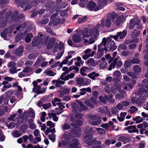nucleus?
<instances>
[{
	"mask_svg": "<svg viewBox=\"0 0 148 148\" xmlns=\"http://www.w3.org/2000/svg\"><path fill=\"white\" fill-rule=\"evenodd\" d=\"M92 135L90 134L86 136L84 138L85 143L87 144L88 145H90L94 143L96 145H98V146L100 147L99 145L101 144V142L99 141L95 142L96 140L95 139L92 140Z\"/></svg>",
	"mask_w": 148,
	"mask_h": 148,
	"instance_id": "obj_8",
	"label": "nucleus"
},
{
	"mask_svg": "<svg viewBox=\"0 0 148 148\" xmlns=\"http://www.w3.org/2000/svg\"><path fill=\"white\" fill-rule=\"evenodd\" d=\"M98 8L100 10L106 5L107 1L106 0H98Z\"/></svg>",
	"mask_w": 148,
	"mask_h": 148,
	"instance_id": "obj_18",
	"label": "nucleus"
},
{
	"mask_svg": "<svg viewBox=\"0 0 148 148\" xmlns=\"http://www.w3.org/2000/svg\"><path fill=\"white\" fill-rule=\"evenodd\" d=\"M33 122V120L32 119H30L28 121V124L29 127L30 129L32 130H34L36 128V126L35 125Z\"/></svg>",
	"mask_w": 148,
	"mask_h": 148,
	"instance_id": "obj_28",
	"label": "nucleus"
},
{
	"mask_svg": "<svg viewBox=\"0 0 148 148\" xmlns=\"http://www.w3.org/2000/svg\"><path fill=\"white\" fill-rule=\"evenodd\" d=\"M47 42V41L44 42L43 39L42 38H35L33 40L32 44L33 46H37L40 43L46 45Z\"/></svg>",
	"mask_w": 148,
	"mask_h": 148,
	"instance_id": "obj_13",
	"label": "nucleus"
},
{
	"mask_svg": "<svg viewBox=\"0 0 148 148\" xmlns=\"http://www.w3.org/2000/svg\"><path fill=\"white\" fill-rule=\"evenodd\" d=\"M71 127V126L70 125L66 123H65L62 125V129L64 131L70 129Z\"/></svg>",
	"mask_w": 148,
	"mask_h": 148,
	"instance_id": "obj_35",
	"label": "nucleus"
},
{
	"mask_svg": "<svg viewBox=\"0 0 148 148\" xmlns=\"http://www.w3.org/2000/svg\"><path fill=\"white\" fill-rule=\"evenodd\" d=\"M74 142L71 144L68 148H79V144L78 141L76 139H74Z\"/></svg>",
	"mask_w": 148,
	"mask_h": 148,
	"instance_id": "obj_17",
	"label": "nucleus"
},
{
	"mask_svg": "<svg viewBox=\"0 0 148 148\" xmlns=\"http://www.w3.org/2000/svg\"><path fill=\"white\" fill-rule=\"evenodd\" d=\"M33 37V35L31 33H29L26 36L25 40L27 42H29L31 41V38Z\"/></svg>",
	"mask_w": 148,
	"mask_h": 148,
	"instance_id": "obj_39",
	"label": "nucleus"
},
{
	"mask_svg": "<svg viewBox=\"0 0 148 148\" xmlns=\"http://www.w3.org/2000/svg\"><path fill=\"white\" fill-rule=\"evenodd\" d=\"M95 53V51H92L91 53H90L88 54H86V55H83L82 56V58L83 59L86 60L90 57H93Z\"/></svg>",
	"mask_w": 148,
	"mask_h": 148,
	"instance_id": "obj_25",
	"label": "nucleus"
},
{
	"mask_svg": "<svg viewBox=\"0 0 148 148\" xmlns=\"http://www.w3.org/2000/svg\"><path fill=\"white\" fill-rule=\"evenodd\" d=\"M23 48L22 46H20L16 50L15 53L16 55L19 56L23 53Z\"/></svg>",
	"mask_w": 148,
	"mask_h": 148,
	"instance_id": "obj_24",
	"label": "nucleus"
},
{
	"mask_svg": "<svg viewBox=\"0 0 148 148\" xmlns=\"http://www.w3.org/2000/svg\"><path fill=\"white\" fill-rule=\"evenodd\" d=\"M146 89L143 88H140L138 90V93L137 94L138 95H143L144 94L145 92Z\"/></svg>",
	"mask_w": 148,
	"mask_h": 148,
	"instance_id": "obj_54",
	"label": "nucleus"
},
{
	"mask_svg": "<svg viewBox=\"0 0 148 148\" xmlns=\"http://www.w3.org/2000/svg\"><path fill=\"white\" fill-rule=\"evenodd\" d=\"M111 38L110 36V37L107 38V39L103 38L102 42L98 45V47L100 48L103 46L106 51L115 50L117 46L115 45L114 41L111 40Z\"/></svg>",
	"mask_w": 148,
	"mask_h": 148,
	"instance_id": "obj_2",
	"label": "nucleus"
},
{
	"mask_svg": "<svg viewBox=\"0 0 148 148\" xmlns=\"http://www.w3.org/2000/svg\"><path fill=\"white\" fill-rule=\"evenodd\" d=\"M15 125V123H11L9 124H6V125L8 127V128L10 129H12L14 127Z\"/></svg>",
	"mask_w": 148,
	"mask_h": 148,
	"instance_id": "obj_59",
	"label": "nucleus"
},
{
	"mask_svg": "<svg viewBox=\"0 0 148 148\" xmlns=\"http://www.w3.org/2000/svg\"><path fill=\"white\" fill-rule=\"evenodd\" d=\"M116 13L113 12L108 14L106 20L102 19L101 25L98 24L96 25L99 32L102 29L103 27L108 28L111 27L114 22V20L116 18Z\"/></svg>",
	"mask_w": 148,
	"mask_h": 148,
	"instance_id": "obj_1",
	"label": "nucleus"
},
{
	"mask_svg": "<svg viewBox=\"0 0 148 148\" xmlns=\"http://www.w3.org/2000/svg\"><path fill=\"white\" fill-rule=\"evenodd\" d=\"M146 101V99L143 96H140L138 99L136 97H133L131 99V101L133 104L140 105Z\"/></svg>",
	"mask_w": 148,
	"mask_h": 148,
	"instance_id": "obj_10",
	"label": "nucleus"
},
{
	"mask_svg": "<svg viewBox=\"0 0 148 148\" xmlns=\"http://www.w3.org/2000/svg\"><path fill=\"white\" fill-rule=\"evenodd\" d=\"M80 106V108H79V105L76 103L73 102L72 104V106L73 108L72 111L74 113H76L80 112L81 110L85 111L88 108L87 107L81 102L79 103Z\"/></svg>",
	"mask_w": 148,
	"mask_h": 148,
	"instance_id": "obj_7",
	"label": "nucleus"
},
{
	"mask_svg": "<svg viewBox=\"0 0 148 148\" xmlns=\"http://www.w3.org/2000/svg\"><path fill=\"white\" fill-rule=\"evenodd\" d=\"M89 123L92 125H97L100 124L101 121L100 120L97 119V117L95 115H89L88 116Z\"/></svg>",
	"mask_w": 148,
	"mask_h": 148,
	"instance_id": "obj_11",
	"label": "nucleus"
},
{
	"mask_svg": "<svg viewBox=\"0 0 148 148\" xmlns=\"http://www.w3.org/2000/svg\"><path fill=\"white\" fill-rule=\"evenodd\" d=\"M66 75L65 73H62L60 76V78L64 81L68 80L69 79L68 75L65 76Z\"/></svg>",
	"mask_w": 148,
	"mask_h": 148,
	"instance_id": "obj_43",
	"label": "nucleus"
},
{
	"mask_svg": "<svg viewBox=\"0 0 148 148\" xmlns=\"http://www.w3.org/2000/svg\"><path fill=\"white\" fill-rule=\"evenodd\" d=\"M47 125V126H49L50 128L54 127L55 126V124L50 121H48Z\"/></svg>",
	"mask_w": 148,
	"mask_h": 148,
	"instance_id": "obj_58",
	"label": "nucleus"
},
{
	"mask_svg": "<svg viewBox=\"0 0 148 148\" xmlns=\"http://www.w3.org/2000/svg\"><path fill=\"white\" fill-rule=\"evenodd\" d=\"M121 21V17H118L116 21H115L114 20L112 25L113 26L116 25V26H118L120 24Z\"/></svg>",
	"mask_w": 148,
	"mask_h": 148,
	"instance_id": "obj_36",
	"label": "nucleus"
},
{
	"mask_svg": "<svg viewBox=\"0 0 148 148\" xmlns=\"http://www.w3.org/2000/svg\"><path fill=\"white\" fill-rule=\"evenodd\" d=\"M84 103L85 104L91 108H93L94 105L89 100H86L84 101Z\"/></svg>",
	"mask_w": 148,
	"mask_h": 148,
	"instance_id": "obj_46",
	"label": "nucleus"
},
{
	"mask_svg": "<svg viewBox=\"0 0 148 148\" xmlns=\"http://www.w3.org/2000/svg\"><path fill=\"white\" fill-rule=\"evenodd\" d=\"M126 130L128 131V132L130 133L138 132V130L136 128L135 125L128 126L125 128Z\"/></svg>",
	"mask_w": 148,
	"mask_h": 148,
	"instance_id": "obj_16",
	"label": "nucleus"
},
{
	"mask_svg": "<svg viewBox=\"0 0 148 148\" xmlns=\"http://www.w3.org/2000/svg\"><path fill=\"white\" fill-rule=\"evenodd\" d=\"M80 35L82 38H88L89 36H93L96 39L97 38L99 34V31L96 27H95L90 29H87L83 31L80 30Z\"/></svg>",
	"mask_w": 148,
	"mask_h": 148,
	"instance_id": "obj_3",
	"label": "nucleus"
},
{
	"mask_svg": "<svg viewBox=\"0 0 148 148\" xmlns=\"http://www.w3.org/2000/svg\"><path fill=\"white\" fill-rule=\"evenodd\" d=\"M118 140L123 142V144L126 143L128 141L127 138L124 136H120L118 138Z\"/></svg>",
	"mask_w": 148,
	"mask_h": 148,
	"instance_id": "obj_30",
	"label": "nucleus"
},
{
	"mask_svg": "<svg viewBox=\"0 0 148 148\" xmlns=\"http://www.w3.org/2000/svg\"><path fill=\"white\" fill-rule=\"evenodd\" d=\"M105 90L108 93H109L111 91L114 94L116 93L117 91L120 92L119 94L116 95L115 96L116 99H120L124 98L126 95V93L125 92L122 91L120 89V86H117L116 88L114 89L113 88L111 89V90L110 89V88L108 86H106L105 88Z\"/></svg>",
	"mask_w": 148,
	"mask_h": 148,
	"instance_id": "obj_5",
	"label": "nucleus"
},
{
	"mask_svg": "<svg viewBox=\"0 0 148 148\" xmlns=\"http://www.w3.org/2000/svg\"><path fill=\"white\" fill-rule=\"evenodd\" d=\"M126 115L127 113L126 112H121L120 114V116H117L118 120L120 122L123 121L124 119V117Z\"/></svg>",
	"mask_w": 148,
	"mask_h": 148,
	"instance_id": "obj_29",
	"label": "nucleus"
},
{
	"mask_svg": "<svg viewBox=\"0 0 148 148\" xmlns=\"http://www.w3.org/2000/svg\"><path fill=\"white\" fill-rule=\"evenodd\" d=\"M98 53H97V58L99 59L103 54V51L104 50V48L103 46L101 47H98Z\"/></svg>",
	"mask_w": 148,
	"mask_h": 148,
	"instance_id": "obj_19",
	"label": "nucleus"
},
{
	"mask_svg": "<svg viewBox=\"0 0 148 148\" xmlns=\"http://www.w3.org/2000/svg\"><path fill=\"white\" fill-rule=\"evenodd\" d=\"M78 130V131L77 132H73L72 130L69 134V135L70 137H69L66 134H64V137L65 139L63 140L62 143L60 142L58 144V147H61L63 145L64 146H65L68 144L69 142V140H70L72 137H77L80 136V131H81V129L79 128H77Z\"/></svg>",
	"mask_w": 148,
	"mask_h": 148,
	"instance_id": "obj_4",
	"label": "nucleus"
},
{
	"mask_svg": "<svg viewBox=\"0 0 148 148\" xmlns=\"http://www.w3.org/2000/svg\"><path fill=\"white\" fill-rule=\"evenodd\" d=\"M18 14V12L17 11H15L13 14L14 15V16L12 15V14H11V12L10 11L9 12L7 13V15L8 16H10V17L11 19H13L14 18L15 15H17Z\"/></svg>",
	"mask_w": 148,
	"mask_h": 148,
	"instance_id": "obj_48",
	"label": "nucleus"
},
{
	"mask_svg": "<svg viewBox=\"0 0 148 148\" xmlns=\"http://www.w3.org/2000/svg\"><path fill=\"white\" fill-rule=\"evenodd\" d=\"M76 31L77 32L76 34L73 35L72 36V40L74 42L78 43L81 41L82 38L80 34L81 32H78L77 30Z\"/></svg>",
	"mask_w": 148,
	"mask_h": 148,
	"instance_id": "obj_14",
	"label": "nucleus"
},
{
	"mask_svg": "<svg viewBox=\"0 0 148 148\" xmlns=\"http://www.w3.org/2000/svg\"><path fill=\"white\" fill-rule=\"evenodd\" d=\"M8 31L9 30L8 29H6L1 33V36L3 38H4L5 40H6L5 38L7 37Z\"/></svg>",
	"mask_w": 148,
	"mask_h": 148,
	"instance_id": "obj_37",
	"label": "nucleus"
},
{
	"mask_svg": "<svg viewBox=\"0 0 148 148\" xmlns=\"http://www.w3.org/2000/svg\"><path fill=\"white\" fill-rule=\"evenodd\" d=\"M12 134L14 137H18L21 135V134L20 132L16 131L12 133Z\"/></svg>",
	"mask_w": 148,
	"mask_h": 148,
	"instance_id": "obj_50",
	"label": "nucleus"
},
{
	"mask_svg": "<svg viewBox=\"0 0 148 148\" xmlns=\"http://www.w3.org/2000/svg\"><path fill=\"white\" fill-rule=\"evenodd\" d=\"M28 76L27 74L25 72L24 70L22 72H20L18 73V76L20 78H21L24 77H26Z\"/></svg>",
	"mask_w": 148,
	"mask_h": 148,
	"instance_id": "obj_47",
	"label": "nucleus"
},
{
	"mask_svg": "<svg viewBox=\"0 0 148 148\" xmlns=\"http://www.w3.org/2000/svg\"><path fill=\"white\" fill-rule=\"evenodd\" d=\"M119 57L116 58L114 60L113 62H112L110 65L108 69L109 70H111L112 69L114 68L116 62L118 60Z\"/></svg>",
	"mask_w": 148,
	"mask_h": 148,
	"instance_id": "obj_32",
	"label": "nucleus"
},
{
	"mask_svg": "<svg viewBox=\"0 0 148 148\" xmlns=\"http://www.w3.org/2000/svg\"><path fill=\"white\" fill-rule=\"evenodd\" d=\"M14 92L13 90H10L7 91L4 94L6 96H9L12 95Z\"/></svg>",
	"mask_w": 148,
	"mask_h": 148,
	"instance_id": "obj_53",
	"label": "nucleus"
},
{
	"mask_svg": "<svg viewBox=\"0 0 148 148\" xmlns=\"http://www.w3.org/2000/svg\"><path fill=\"white\" fill-rule=\"evenodd\" d=\"M133 120L136 121V123H138L142 122L143 121L142 118L140 116H137L133 119Z\"/></svg>",
	"mask_w": 148,
	"mask_h": 148,
	"instance_id": "obj_40",
	"label": "nucleus"
},
{
	"mask_svg": "<svg viewBox=\"0 0 148 148\" xmlns=\"http://www.w3.org/2000/svg\"><path fill=\"white\" fill-rule=\"evenodd\" d=\"M88 1H84L83 2H81L79 4V5L80 7L82 8H84L86 5Z\"/></svg>",
	"mask_w": 148,
	"mask_h": 148,
	"instance_id": "obj_63",
	"label": "nucleus"
},
{
	"mask_svg": "<svg viewBox=\"0 0 148 148\" xmlns=\"http://www.w3.org/2000/svg\"><path fill=\"white\" fill-rule=\"evenodd\" d=\"M140 21L138 18H134L131 19L130 21L129 28L130 29H132L135 25H137L136 28L138 29H141L142 25L140 24Z\"/></svg>",
	"mask_w": 148,
	"mask_h": 148,
	"instance_id": "obj_9",
	"label": "nucleus"
},
{
	"mask_svg": "<svg viewBox=\"0 0 148 148\" xmlns=\"http://www.w3.org/2000/svg\"><path fill=\"white\" fill-rule=\"evenodd\" d=\"M41 87L39 86H36L35 87H34L33 89V92H35L36 93H37L38 94H40L39 92L40 91Z\"/></svg>",
	"mask_w": 148,
	"mask_h": 148,
	"instance_id": "obj_41",
	"label": "nucleus"
},
{
	"mask_svg": "<svg viewBox=\"0 0 148 148\" xmlns=\"http://www.w3.org/2000/svg\"><path fill=\"white\" fill-rule=\"evenodd\" d=\"M16 65L15 63L13 62H10L9 63L8 66V67L12 68L15 67Z\"/></svg>",
	"mask_w": 148,
	"mask_h": 148,
	"instance_id": "obj_61",
	"label": "nucleus"
},
{
	"mask_svg": "<svg viewBox=\"0 0 148 148\" xmlns=\"http://www.w3.org/2000/svg\"><path fill=\"white\" fill-rule=\"evenodd\" d=\"M99 76V75L98 73H96L95 72H93L89 74L88 77L92 80H94L95 77Z\"/></svg>",
	"mask_w": 148,
	"mask_h": 148,
	"instance_id": "obj_27",
	"label": "nucleus"
},
{
	"mask_svg": "<svg viewBox=\"0 0 148 148\" xmlns=\"http://www.w3.org/2000/svg\"><path fill=\"white\" fill-rule=\"evenodd\" d=\"M113 75L114 77H119L120 76H121V73L119 71H114L113 73Z\"/></svg>",
	"mask_w": 148,
	"mask_h": 148,
	"instance_id": "obj_49",
	"label": "nucleus"
},
{
	"mask_svg": "<svg viewBox=\"0 0 148 148\" xmlns=\"http://www.w3.org/2000/svg\"><path fill=\"white\" fill-rule=\"evenodd\" d=\"M132 87L133 86L131 84L129 83L124 86V89L129 91L132 89Z\"/></svg>",
	"mask_w": 148,
	"mask_h": 148,
	"instance_id": "obj_42",
	"label": "nucleus"
},
{
	"mask_svg": "<svg viewBox=\"0 0 148 148\" xmlns=\"http://www.w3.org/2000/svg\"><path fill=\"white\" fill-rule=\"evenodd\" d=\"M123 106H126L130 105L131 103L130 100L126 99L125 101L121 102Z\"/></svg>",
	"mask_w": 148,
	"mask_h": 148,
	"instance_id": "obj_45",
	"label": "nucleus"
},
{
	"mask_svg": "<svg viewBox=\"0 0 148 148\" xmlns=\"http://www.w3.org/2000/svg\"><path fill=\"white\" fill-rule=\"evenodd\" d=\"M97 38L95 39L94 37L93 36H91V37L89 38V44H92L95 42V40H96Z\"/></svg>",
	"mask_w": 148,
	"mask_h": 148,
	"instance_id": "obj_62",
	"label": "nucleus"
},
{
	"mask_svg": "<svg viewBox=\"0 0 148 148\" xmlns=\"http://www.w3.org/2000/svg\"><path fill=\"white\" fill-rule=\"evenodd\" d=\"M117 35L114 36L111 35L110 36L113 38L114 40H116L119 37V39H122L127 34V32L126 31L124 30L122 32H118L117 33Z\"/></svg>",
	"mask_w": 148,
	"mask_h": 148,
	"instance_id": "obj_15",
	"label": "nucleus"
},
{
	"mask_svg": "<svg viewBox=\"0 0 148 148\" xmlns=\"http://www.w3.org/2000/svg\"><path fill=\"white\" fill-rule=\"evenodd\" d=\"M51 106V103H48L46 104H43L42 106L43 108L45 109H47L49 108Z\"/></svg>",
	"mask_w": 148,
	"mask_h": 148,
	"instance_id": "obj_60",
	"label": "nucleus"
},
{
	"mask_svg": "<svg viewBox=\"0 0 148 148\" xmlns=\"http://www.w3.org/2000/svg\"><path fill=\"white\" fill-rule=\"evenodd\" d=\"M26 25V23L25 22H24L22 24H21L20 23V25L17 27H16V25L11 26L10 28V31H11L13 29L12 28V27H13V28H16V29L17 30H19L20 28H23Z\"/></svg>",
	"mask_w": 148,
	"mask_h": 148,
	"instance_id": "obj_21",
	"label": "nucleus"
},
{
	"mask_svg": "<svg viewBox=\"0 0 148 148\" xmlns=\"http://www.w3.org/2000/svg\"><path fill=\"white\" fill-rule=\"evenodd\" d=\"M87 7L90 11H97L99 10L98 6H96V3L92 1H90L88 3Z\"/></svg>",
	"mask_w": 148,
	"mask_h": 148,
	"instance_id": "obj_12",
	"label": "nucleus"
},
{
	"mask_svg": "<svg viewBox=\"0 0 148 148\" xmlns=\"http://www.w3.org/2000/svg\"><path fill=\"white\" fill-rule=\"evenodd\" d=\"M61 100L57 98H54L53 100L52 101V103L54 106H58L59 107L56 110V111L58 114L61 113L63 110L65 108V106L60 102Z\"/></svg>",
	"mask_w": 148,
	"mask_h": 148,
	"instance_id": "obj_6",
	"label": "nucleus"
},
{
	"mask_svg": "<svg viewBox=\"0 0 148 148\" xmlns=\"http://www.w3.org/2000/svg\"><path fill=\"white\" fill-rule=\"evenodd\" d=\"M87 63L88 66H95L96 64L93 58H90L88 59L87 61Z\"/></svg>",
	"mask_w": 148,
	"mask_h": 148,
	"instance_id": "obj_23",
	"label": "nucleus"
},
{
	"mask_svg": "<svg viewBox=\"0 0 148 148\" xmlns=\"http://www.w3.org/2000/svg\"><path fill=\"white\" fill-rule=\"evenodd\" d=\"M24 70L27 74V75L28 76L31 74V73L33 71V69L30 67H26Z\"/></svg>",
	"mask_w": 148,
	"mask_h": 148,
	"instance_id": "obj_44",
	"label": "nucleus"
},
{
	"mask_svg": "<svg viewBox=\"0 0 148 148\" xmlns=\"http://www.w3.org/2000/svg\"><path fill=\"white\" fill-rule=\"evenodd\" d=\"M55 41V38H51L47 45V48L48 49H51L53 47Z\"/></svg>",
	"mask_w": 148,
	"mask_h": 148,
	"instance_id": "obj_22",
	"label": "nucleus"
},
{
	"mask_svg": "<svg viewBox=\"0 0 148 148\" xmlns=\"http://www.w3.org/2000/svg\"><path fill=\"white\" fill-rule=\"evenodd\" d=\"M138 110V108L135 106L130 107L129 111L131 113H133Z\"/></svg>",
	"mask_w": 148,
	"mask_h": 148,
	"instance_id": "obj_51",
	"label": "nucleus"
},
{
	"mask_svg": "<svg viewBox=\"0 0 148 148\" xmlns=\"http://www.w3.org/2000/svg\"><path fill=\"white\" fill-rule=\"evenodd\" d=\"M87 20V17L86 16H84L82 17L81 16L78 17V19L77 21V22L78 23H82L86 21Z\"/></svg>",
	"mask_w": 148,
	"mask_h": 148,
	"instance_id": "obj_31",
	"label": "nucleus"
},
{
	"mask_svg": "<svg viewBox=\"0 0 148 148\" xmlns=\"http://www.w3.org/2000/svg\"><path fill=\"white\" fill-rule=\"evenodd\" d=\"M10 73L12 74L16 73L17 72V71L16 69V67H14V68H11L10 69Z\"/></svg>",
	"mask_w": 148,
	"mask_h": 148,
	"instance_id": "obj_64",
	"label": "nucleus"
},
{
	"mask_svg": "<svg viewBox=\"0 0 148 148\" xmlns=\"http://www.w3.org/2000/svg\"><path fill=\"white\" fill-rule=\"evenodd\" d=\"M96 130L98 131V133L100 134H103L105 133V130L102 128H97Z\"/></svg>",
	"mask_w": 148,
	"mask_h": 148,
	"instance_id": "obj_57",
	"label": "nucleus"
},
{
	"mask_svg": "<svg viewBox=\"0 0 148 148\" xmlns=\"http://www.w3.org/2000/svg\"><path fill=\"white\" fill-rule=\"evenodd\" d=\"M89 69V68L86 66L84 67L83 68H81L80 69L81 74L83 76H86V74L85 72Z\"/></svg>",
	"mask_w": 148,
	"mask_h": 148,
	"instance_id": "obj_33",
	"label": "nucleus"
},
{
	"mask_svg": "<svg viewBox=\"0 0 148 148\" xmlns=\"http://www.w3.org/2000/svg\"><path fill=\"white\" fill-rule=\"evenodd\" d=\"M76 82L77 84L81 86H84L83 83L84 79L82 78L79 77L77 78L76 79Z\"/></svg>",
	"mask_w": 148,
	"mask_h": 148,
	"instance_id": "obj_38",
	"label": "nucleus"
},
{
	"mask_svg": "<svg viewBox=\"0 0 148 148\" xmlns=\"http://www.w3.org/2000/svg\"><path fill=\"white\" fill-rule=\"evenodd\" d=\"M17 115V114L15 113L13 114L12 115L9 117L8 118V119L10 121H15V117Z\"/></svg>",
	"mask_w": 148,
	"mask_h": 148,
	"instance_id": "obj_56",
	"label": "nucleus"
},
{
	"mask_svg": "<svg viewBox=\"0 0 148 148\" xmlns=\"http://www.w3.org/2000/svg\"><path fill=\"white\" fill-rule=\"evenodd\" d=\"M33 138V136L32 135L29 134L28 136L25 135L23 136V139L24 142H26L27 141V139H29L30 142H31Z\"/></svg>",
	"mask_w": 148,
	"mask_h": 148,
	"instance_id": "obj_26",
	"label": "nucleus"
},
{
	"mask_svg": "<svg viewBox=\"0 0 148 148\" xmlns=\"http://www.w3.org/2000/svg\"><path fill=\"white\" fill-rule=\"evenodd\" d=\"M28 113L30 115H31V117L32 118H34L35 116V114L34 110L32 108H29L27 112H25V114H27Z\"/></svg>",
	"mask_w": 148,
	"mask_h": 148,
	"instance_id": "obj_34",
	"label": "nucleus"
},
{
	"mask_svg": "<svg viewBox=\"0 0 148 148\" xmlns=\"http://www.w3.org/2000/svg\"><path fill=\"white\" fill-rule=\"evenodd\" d=\"M45 75H48L49 76H53L56 75V73L50 70V69H46L44 72Z\"/></svg>",
	"mask_w": 148,
	"mask_h": 148,
	"instance_id": "obj_20",
	"label": "nucleus"
},
{
	"mask_svg": "<svg viewBox=\"0 0 148 148\" xmlns=\"http://www.w3.org/2000/svg\"><path fill=\"white\" fill-rule=\"evenodd\" d=\"M132 63V61L131 60H127L125 62L124 65L125 67H128L131 65V63Z\"/></svg>",
	"mask_w": 148,
	"mask_h": 148,
	"instance_id": "obj_52",
	"label": "nucleus"
},
{
	"mask_svg": "<svg viewBox=\"0 0 148 148\" xmlns=\"http://www.w3.org/2000/svg\"><path fill=\"white\" fill-rule=\"evenodd\" d=\"M134 70L135 72H139L141 71V69L138 65H136L134 67Z\"/></svg>",
	"mask_w": 148,
	"mask_h": 148,
	"instance_id": "obj_55",
	"label": "nucleus"
}]
</instances>
